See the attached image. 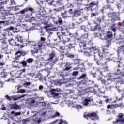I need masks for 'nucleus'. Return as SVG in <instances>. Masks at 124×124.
I'll list each match as a JSON object with an SVG mask.
<instances>
[{
    "label": "nucleus",
    "instance_id": "nucleus-10",
    "mask_svg": "<svg viewBox=\"0 0 124 124\" xmlns=\"http://www.w3.org/2000/svg\"><path fill=\"white\" fill-rule=\"evenodd\" d=\"M95 89L93 87H86L83 90L84 93H94Z\"/></svg>",
    "mask_w": 124,
    "mask_h": 124
},
{
    "label": "nucleus",
    "instance_id": "nucleus-39",
    "mask_svg": "<svg viewBox=\"0 0 124 124\" xmlns=\"http://www.w3.org/2000/svg\"><path fill=\"white\" fill-rule=\"evenodd\" d=\"M62 18H66L67 17V12L65 11L62 14Z\"/></svg>",
    "mask_w": 124,
    "mask_h": 124
},
{
    "label": "nucleus",
    "instance_id": "nucleus-62",
    "mask_svg": "<svg viewBox=\"0 0 124 124\" xmlns=\"http://www.w3.org/2000/svg\"><path fill=\"white\" fill-rule=\"evenodd\" d=\"M1 24H5V21H0V25H1Z\"/></svg>",
    "mask_w": 124,
    "mask_h": 124
},
{
    "label": "nucleus",
    "instance_id": "nucleus-26",
    "mask_svg": "<svg viewBox=\"0 0 124 124\" xmlns=\"http://www.w3.org/2000/svg\"><path fill=\"white\" fill-rule=\"evenodd\" d=\"M19 64H21L23 67H27V61H25V60H22L19 62Z\"/></svg>",
    "mask_w": 124,
    "mask_h": 124
},
{
    "label": "nucleus",
    "instance_id": "nucleus-56",
    "mask_svg": "<svg viewBox=\"0 0 124 124\" xmlns=\"http://www.w3.org/2000/svg\"><path fill=\"white\" fill-rule=\"evenodd\" d=\"M68 13H69V14H72V13H73V12H72V9H70L69 10V11H68Z\"/></svg>",
    "mask_w": 124,
    "mask_h": 124
},
{
    "label": "nucleus",
    "instance_id": "nucleus-47",
    "mask_svg": "<svg viewBox=\"0 0 124 124\" xmlns=\"http://www.w3.org/2000/svg\"><path fill=\"white\" fill-rule=\"evenodd\" d=\"M79 74V72L78 71H74L72 73L73 76H76V75H78Z\"/></svg>",
    "mask_w": 124,
    "mask_h": 124
},
{
    "label": "nucleus",
    "instance_id": "nucleus-63",
    "mask_svg": "<svg viewBox=\"0 0 124 124\" xmlns=\"http://www.w3.org/2000/svg\"><path fill=\"white\" fill-rule=\"evenodd\" d=\"M39 90H42V89H43V86H42V85H40L39 87Z\"/></svg>",
    "mask_w": 124,
    "mask_h": 124
},
{
    "label": "nucleus",
    "instance_id": "nucleus-45",
    "mask_svg": "<svg viewBox=\"0 0 124 124\" xmlns=\"http://www.w3.org/2000/svg\"><path fill=\"white\" fill-rule=\"evenodd\" d=\"M56 117H60V113L56 112L55 115L52 116V118H56Z\"/></svg>",
    "mask_w": 124,
    "mask_h": 124
},
{
    "label": "nucleus",
    "instance_id": "nucleus-57",
    "mask_svg": "<svg viewBox=\"0 0 124 124\" xmlns=\"http://www.w3.org/2000/svg\"><path fill=\"white\" fill-rule=\"evenodd\" d=\"M101 82L102 83V84H104L105 85L106 83V80H104V79H102L101 80Z\"/></svg>",
    "mask_w": 124,
    "mask_h": 124
},
{
    "label": "nucleus",
    "instance_id": "nucleus-17",
    "mask_svg": "<svg viewBox=\"0 0 124 124\" xmlns=\"http://www.w3.org/2000/svg\"><path fill=\"white\" fill-rule=\"evenodd\" d=\"M26 96V95H22L19 97H17V96H11V98L14 100V101H15L16 100H18V99H21V98H23Z\"/></svg>",
    "mask_w": 124,
    "mask_h": 124
},
{
    "label": "nucleus",
    "instance_id": "nucleus-13",
    "mask_svg": "<svg viewBox=\"0 0 124 124\" xmlns=\"http://www.w3.org/2000/svg\"><path fill=\"white\" fill-rule=\"evenodd\" d=\"M84 55L86 56V57H91L92 56V51H91V49H89L87 50H85L83 52Z\"/></svg>",
    "mask_w": 124,
    "mask_h": 124
},
{
    "label": "nucleus",
    "instance_id": "nucleus-7",
    "mask_svg": "<svg viewBox=\"0 0 124 124\" xmlns=\"http://www.w3.org/2000/svg\"><path fill=\"white\" fill-rule=\"evenodd\" d=\"M95 6L96 7L98 6V1L92 2L89 4V8H90L91 10H93L95 8Z\"/></svg>",
    "mask_w": 124,
    "mask_h": 124
},
{
    "label": "nucleus",
    "instance_id": "nucleus-32",
    "mask_svg": "<svg viewBox=\"0 0 124 124\" xmlns=\"http://www.w3.org/2000/svg\"><path fill=\"white\" fill-rule=\"evenodd\" d=\"M103 53L104 54H108L109 53V49L107 48H104L102 49Z\"/></svg>",
    "mask_w": 124,
    "mask_h": 124
},
{
    "label": "nucleus",
    "instance_id": "nucleus-59",
    "mask_svg": "<svg viewBox=\"0 0 124 124\" xmlns=\"http://www.w3.org/2000/svg\"><path fill=\"white\" fill-rule=\"evenodd\" d=\"M122 72H121V70L120 69H117V74H121Z\"/></svg>",
    "mask_w": 124,
    "mask_h": 124
},
{
    "label": "nucleus",
    "instance_id": "nucleus-58",
    "mask_svg": "<svg viewBox=\"0 0 124 124\" xmlns=\"http://www.w3.org/2000/svg\"><path fill=\"white\" fill-rule=\"evenodd\" d=\"M104 69L106 70L107 71H109V70H108V67L105 66L103 67Z\"/></svg>",
    "mask_w": 124,
    "mask_h": 124
},
{
    "label": "nucleus",
    "instance_id": "nucleus-50",
    "mask_svg": "<svg viewBox=\"0 0 124 124\" xmlns=\"http://www.w3.org/2000/svg\"><path fill=\"white\" fill-rule=\"evenodd\" d=\"M6 98H7L8 99V100H9L10 101H11V100H12V98H11V97H9V96H8V95H6L5 96Z\"/></svg>",
    "mask_w": 124,
    "mask_h": 124
},
{
    "label": "nucleus",
    "instance_id": "nucleus-16",
    "mask_svg": "<svg viewBox=\"0 0 124 124\" xmlns=\"http://www.w3.org/2000/svg\"><path fill=\"white\" fill-rule=\"evenodd\" d=\"M117 29H118L117 24L114 23L110 26V30L112 31H113V32H116V31H117Z\"/></svg>",
    "mask_w": 124,
    "mask_h": 124
},
{
    "label": "nucleus",
    "instance_id": "nucleus-31",
    "mask_svg": "<svg viewBox=\"0 0 124 124\" xmlns=\"http://www.w3.org/2000/svg\"><path fill=\"white\" fill-rule=\"evenodd\" d=\"M67 47L68 48V49H73L75 46H74V44H69L67 45Z\"/></svg>",
    "mask_w": 124,
    "mask_h": 124
},
{
    "label": "nucleus",
    "instance_id": "nucleus-40",
    "mask_svg": "<svg viewBox=\"0 0 124 124\" xmlns=\"http://www.w3.org/2000/svg\"><path fill=\"white\" fill-rule=\"evenodd\" d=\"M118 91V92L120 93L121 94V95H124V88L123 89V90L121 89H117Z\"/></svg>",
    "mask_w": 124,
    "mask_h": 124
},
{
    "label": "nucleus",
    "instance_id": "nucleus-11",
    "mask_svg": "<svg viewBox=\"0 0 124 124\" xmlns=\"http://www.w3.org/2000/svg\"><path fill=\"white\" fill-rule=\"evenodd\" d=\"M29 42V41L25 39H23L20 43H22V44L20 45L19 44H16V46H18V47L20 46V48H23L24 45H27Z\"/></svg>",
    "mask_w": 124,
    "mask_h": 124
},
{
    "label": "nucleus",
    "instance_id": "nucleus-41",
    "mask_svg": "<svg viewBox=\"0 0 124 124\" xmlns=\"http://www.w3.org/2000/svg\"><path fill=\"white\" fill-rule=\"evenodd\" d=\"M24 39H23V37H22L21 36H18L17 37V40L19 41V42H20L22 41Z\"/></svg>",
    "mask_w": 124,
    "mask_h": 124
},
{
    "label": "nucleus",
    "instance_id": "nucleus-2",
    "mask_svg": "<svg viewBox=\"0 0 124 124\" xmlns=\"http://www.w3.org/2000/svg\"><path fill=\"white\" fill-rule=\"evenodd\" d=\"M83 117L84 119H86V120L90 119L91 121H98L99 120L98 114L94 111L88 113L87 114H84Z\"/></svg>",
    "mask_w": 124,
    "mask_h": 124
},
{
    "label": "nucleus",
    "instance_id": "nucleus-8",
    "mask_svg": "<svg viewBox=\"0 0 124 124\" xmlns=\"http://www.w3.org/2000/svg\"><path fill=\"white\" fill-rule=\"evenodd\" d=\"M33 10L34 9L32 7H27L21 10L20 13H21V14H24L25 13H27V12H28L29 11L30 12H33Z\"/></svg>",
    "mask_w": 124,
    "mask_h": 124
},
{
    "label": "nucleus",
    "instance_id": "nucleus-64",
    "mask_svg": "<svg viewBox=\"0 0 124 124\" xmlns=\"http://www.w3.org/2000/svg\"><path fill=\"white\" fill-rule=\"evenodd\" d=\"M110 100V99H106V100H105V101H106V103H108V102H109V101Z\"/></svg>",
    "mask_w": 124,
    "mask_h": 124
},
{
    "label": "nucleus",
    "instance_id": "nucleus-9",
    "mask_svg": "<svg viewBox=\"0 0 124 124\" xmlns=\"http://www.w3.org/2000/svg\"><path fill=\"white\" fill-rule=\"evenodd\" d=\"M86 47H88L89 49H92L93 47V39L87 40L86 43Z\"/></svg>",
    "mask_w": 124,
    "mask_h": 124
},
{
    "label": "nucleus",
    "instance_id": "nucleus-28",
    "mask_svg": "<svg viewBox=\"0 0 124 124\" xmlns=\"http://www.w3.org/2000/svg\"><path fill=\"white\" fill-rule=\"evenodd\" d=\"M107 36L108 38H111L112 36H113V33L110 31H108L107 33Z\"/></svg>",
    "mask_w": 124,
    "mask_h": 124
},
{
    "label": "nucleus",
    "instance_id": "nucleus-33",
    "mask_svg": "<svg viewBox=\"0 0 124 124\" xmlns=\"http://www.w3.org/2000/svg\"><path fill=\"white\" fill-rule=\"evenodd\" d=\"M0 10H4V2H1L0 3Z\"/></svg>",
    "mask_w": 124,
    "mask_h": 124
},
{
    "label": "nucleus",
    "instance_id": "nucleus-5",
    "mask_svg": "<svg viewBox=\"0 0 124 124\" xmlns=\"http://www.w3.org/2000/svg\"><path fill=\"white\" fill-rule=\"evenodd\" d=\"M61 67L63 68V71H68L71 69L72 67L70 65L68 64V63H62L61 65Z\"/></svg>",
    "mask_w": 124,
    "mask_h": 124
},
{
    "label": "nucleus",
    "instance_id": "nucleus-22",
    "mask_svg": "<svg viewBox=\"0 0 124 124\" xmlns=\"http://www.w3.org/2000/svg\"><path fill=\"white\" fill-rule=\"evenodd\" d=\"M107 107L108 109H110V110H112V113H115L116 112L115 111V108H114V107L113 105H108Z\"/></svg>",
    "mask_w": 124,
    "mask_h": 124
},
{
    "label": "nucleus",
    "instance_id": "nucleus-60",
    "mask_svg": "<svg viewBox=\"0 0 124 124\" xmlns=\"http://www.w3.org/2000/svg\"><path fill=\"white\" fill-rule=\"evenodd\" d=\"M122 100H123V97H121L118 98V99H117V101H122Z\"/></svg>",
    "mask_w": 124,
    "mask_h": 124
},
{
    "label": "nucleus",
    "instance_id": "nucleus-15",
    "mask_svg": "<svg viewBox=\"0 0 124 124\" xmlns=\"http://www.w3.org/2000/svg\"><path fill=\"white\" fill-rule=\"evenodd\" d=\"M11 109H15V110H19L20 109V106L16 103L13 104L11 105Z\"/></svg>",
    "mask_w": 124,
    "mask_h": 124
},
{
    "label": "nucleus",
    "instance_id": "nucleus-61",
    "mask_svg": "<svg viewBox=\"0 0 124 124\" xmlns=\"http://www.w3.org/2000/svg\"><path fill=\"white\" fill-rule=\"evenodd\" d=\"M53 31L52 29L51 28H48L47 29V31L49 32V31Z\"/></svg>",
    "mask_w": 124,
    "mask_h": 124
},
{
    "label": "nucleus",
    "instance_id": "nucleus-46",
    "mask_svg": "<svg viewBox=\"0 0 124 124\" xmlns=\"http://www.w3.org/2000/svg\"><path fill=\"white\" fill-rule=\"evenodd\" d=\"M35 103V100L32 99L31 101L29 102V104L30 105H32V104H34Z\"/></svg>",
    "mask_w": 124,
    "mask_h": 124
},
{
    "label": "nucleus",
    "instance_id": "nucleus-48",
    "mask_svg": "<svg viewBox=\"0 0 124 124\" xmlns=\"http://www.w3.org/2000/svg\"><path fill=\"white\" fill-rule=\"evenodd\" d=\"M19 72H20V75H22L23 74V73L26 72V69L24 68L23 69H21L19 71Z\"/></svg>",
    "mask_w": 124,
    "mask_h": 124
},
{
    "label": "nucleus",
    "instance_id": "nucleus-20",
    "mask_svg": "<svg viewBox=\"0 0 124 124\" xmlns=\"http://www.w3.org/2000/svg\"><path fill=\"white\" fill-rule=\"evenodd\" d=\"M112 105L113 106L114 109H115V108H118L119 107L122 108V107H124V103H119V104H113Z\"/></svg>",
    "mask_w": 124,
    "mask_h": 124
},
{
    "label": "nucleus",
    "instance_id": "nucleus-43",
    "mask_svg": "<svg viewBox=\"0 0 124 124\" xmlns=\"http://www.w3.org/2000/svg\"><path fill=\"white\" fill-rule=\"evenodd\" d=\"M1 76L3 78H5V77H6V76H7V73H6V72H3L1 73Z\"/></svg>",
    "mask_w": 124,
    "mask_h": 124
},
{
    "label": "nucleus",
    "instance_id": "nucleus-24",
    "mask_svg": "<svg viewBox=\"0 0 124 124\" xmlns=\"http://www.w3.org/2000/svg\"><path fill=\"white\" fill-rule=\"evenodd\" d=\"M113 80L117 83H120V82H122V78L120 77L113 78Z\"/></svg>",
    "mask_w": 124,
    "mask_h": 124
},
{
    "label": "nucleus",
    "instance_id": "nucleus-19",
    "mask_svg": "<svg viewBox=\"0 0 124 124\" xmlns=\"http://www.w3.org/2000/svg\"><path fill=\"white\" fill-rule=\"evenodd\" d=\"M89 102H91V100L88 98H86L82 101V104L83 105H84V106H88Z\"/></svg>",
    "mask_w": 124,
    "mask_h": 124
},
{
    "label": "nucleus",
    "instance_id": "nucleus-4",
    "mask_svg": "<svg viewBox=\"0 0 124 124\" xmlns=\"http://www.w3.org/2000/svg\"><path fill=\"white\" fill-rule=\"evenodd\" d=\"M77 42L79 43V45L80 47H86V43H87V40H84L83 37H80L77 39Z\"/></svg>",
    "mask_w": 124,
    "mask_h": 124
},
{
    "label": "nucleus",
    "instance_id": "nucleus-42",
    "mask_svg": "<svg viewBox=\"0 0 124 124\" xmlns=\"http://www.w3.org/2000/svg\"><path fill=\"white\" fill-rule=\"evenodd\" d=\"M109 17H115L116 16V13L113 12L110 14H109Z\"/></svg>",
    "mask_w": 124,
    "mask_h": 124
},
{
    "label": "nucleus",
    "instance_id": "nucleus-23",
    "mask_svg": "<svg viewBox=\"0 0 124 124\" xmlns=\"http://www.w3.org/2000/svg\"><path fill=\"white\" fill-rule=\"evenodd\" d=\"M6 16H7V14H6L5 11L0 13V18H2V19H5V17H6Z\"/></svg>",
    "mask_w": 124,
    "mask_h": 124
},
{
    "label": "nucleus",
    "instance_id": "nucleus-12",
    "mask_svg": "<svg viewBox=\"0 0 124 124\" xmlns=\"http://www.w3.org/2000/svg\"><path fill=\"white\" fill-rule=\"evenodd\" d=\"M90 82H91V81L88 79V78H85L80 81V83L83 85H91Z\"/></svg>",
    "mask_w": 124,
    "mask_h": 124
},
{
    "label": "nucleus",
    "instance_id": "nucleus-25",
    "mask_svg": "<svg viewBox=\"0 0 124 124\" xmlns=\"http://www.w3.org/2000/svg\"><path fill=\"white\" fill-rule=\"evenodd\" d=\"M1 46L3 48V49H5L6 47H7V43L5 41H3L1 42Z\"/></svg>",
    "mask_w": 124,
    "mask_h": 124
},
{
    "label": "nucleus",
    "instance_id": "nucleus-27",
    "mask_svg": "<svg viewBox=\"0 0 124 124\" xmlns=\"http://www.w3.org/2000/svg\"><path fill=\"white\" fill-rule=\"evenodd\" d=\"M86 77H87V74H83L78 78V80H82V79H84V78H86Z\"/></svg>",
    "mask_w": 124,
    "mask_h": 124
},
{
    "label": "nucleus",
    "instance_id": "nucleus-51",
    "mask_svg": "<svg viewBox=\"0 0 124 124\" xmlns=\"http://www.w3.org/2000/svg\"><path fill=\"white\" fill-rule=\"evenodd\" d=\"M27 122H29V118H27L26 119L22 120V122L24 124H26V123H27Z\"/></svg>",
    "mask_w": 124,
    "mask_h": 124
},
{
    "label": "nucleus",
    "instance_id": "nucleus-36",
    "mask_svg": "<svg viewBox=\"0 0 124 124\" xmlns=\"http://www.w3.org/2000/svg\"><path fill=\"white\" fill-rule=\"evenodd\" d=\"M34 49L35 50V51H34L33 50H31L30 51L31 52V54H32V55H33V54H35L37 53H38V49L34 48Z\"/></svg>",
    "mask_w": 124,
    "mask_h": 124
},
{
    "label": "nucleus",
    "instance_id": "nucleus-55",
    "mask_svg": "<svg viewBox=\"0 0 124 124\" xmlns=\"http://www.w3.org/2000/svg\"><path fill=\"white\" fill-rule=\"evenodd\" d=\"M10 30L13 31V30H17L16 28H14V27L11 26L10 27Z\"/></svg>",
    "mask_w": 124,
    "mask_h": 124
},
{
    "label": "nucleus",
    "instance_id": "nucleus-54",
    "mask_svg": "<svg viewBox=\"0 0 124 124\" xmlns=\"http://www.w3.org/2000/svg\"><path fill=\"white\" fill-rule=\"evenodd\" d=\"M21 115V112H16L15 113V116H20Z\"/></svg>",
    "mask_w": 124,
    "mask_h": 124
},
{
    "label": "nucleus",
    "instance_id": "nucleus-44",
    "mask_svg": "<svg viewBox=\"0 0 124 124\" xmlns=\"http://www.w3.org/2000/svg\"><path fill=\"white\" fill-rule=\"evenodd\" d=\"M112 20L113 21H120V20H121V18H120L119 17V16H117V17H113V18H112Z\"/></svg>",
    "mask_w": 124,
    "mask_h": 124
},
{
    "label": "nucleus",
    "instance_id": "nucleus-52",
    "mask_svg": "<svg viewBox=\"0 0 124 124\" xmlns=\"http://www.w3.org/2000/svg\"><path fill=\"white\" fill-rule=\"evenodd\" d=\"M40 40H41V41L44 42V41H45V40H46V39H45V38H44L43 37H41Z\"/></svg>",
    "mask_w": 124,
    "mask_h": 124
},
{
    "label": "nucleus",
    "instance_id": "nucleus-35",
    "mask_svg": "<svg viewBox=\"0 0 124 124\" xmlns=\"http://www.w3.org/2000/svg\"><path fill=\"white\" fill-rule=\"evenodd\" d=\"M33 62V59L32 58H28L26 60V62H27V63H31V62Z\"/></svg>",
    "mask_w": 124,
    "mask_h": 124
},
{
    "label": "nucleus",
    "instance_id": "nucleus-3",
    "mask_svg": "<svg viewBox=\"0 0 124 124\" xmlns=\"http://www.w3.org/2000/svg\"><path fill=\"white\" fill-rule=\"evenodd\" d=\"M27 54H28L27 52H26V51H20L18 50L15 53V56H16V57H15V60L16 61H17V60H20V58H21V57L22 56H25V55H27Z\"/></svg>",
    "mask_w": 124,
    "mask_h": 124
},
{
    "label": "nucleus",
    "instance_id": "nucleus-21",
    "mask_svg": "<svg viewBox=\"0 0 124 124\" xmlns=\"http://www.w3.org/2000/svg\"><path fill=\"white\" fill-rule=\"evenodd\" d=\"M63 35H65V32H58L57 33V36L59 39H61L62 37L63 36Z\"/></svg>",
    "mask_w": 124,
    "mask_h": 124
},
{
    "label": "nucleus",
    "instance_id": "nucleus-34",
    "mask_svg": "<svg viewBox=\"0 0 124 124\" xmlns=\"http://www.w3.org/2000/svg\"><path fill=\"white\" fill-rule=\"evenodd\" d=\"M113 124H124L121 121H120L118 119H116V121H113Z\"/></svg>",
    "mask_w": 124,
    "mask_h": 124
},
{
    "label": "nucleus",
    "instance_id": "nucleus-38",
    "mask_svg": "<svg viewBox=\"0 0 124 124\" xmlns=\"http://www.w3.org/2000/svg\"><path fill=\"white\" fill-rule=\"evenodd\" d=\"M26 93V90L25 89H20L19 91H17V93Z\"/></svg>",
    "mask_w": 124,
    "mask_h": 124
},
{
    "label": "nucleus",
    "instance_id": "nucleus-49",
    "mask_svg": "<svg viewBox=\"0 0 124 124\" xmlns=\"http://www.w3.org/2000/svg\"><path fill=\"white\" fill-rule=\"evenodd\" d=\"M58 22L60 25L62 23V17L58 18Z\"/></svg>",
    "mask_w": 124,
    "mask_h": 124
},
{
    "label": "nucleus",
    "instance_id": "nucleus-18",
    "mask_svg": "<svg viewBox=\"0 0 124 124\" xmlns=\"http://www.w3.org/2000/svg\"><path fill=\"white\" fill-rule=\"evenodd\" d=\"M56 57V54L55 53V51H52L49 54V57L48 58V61H52L54 58Z\"/></svg>",
    "mask_w": 124,
    "mask_h": 124
},
{
    "label": "nucleus",
    "instance_id": "nucleus-6",
    "mask_svg": "<svg viewBox=\"0 0 124 124\" xmlns=\"http://www.w3.org/2000/svg\"><path fill=\"white\" fill-rule=\"evenodd\" d=\"M68 123L66 121H63L62 119H57L56 120L52 122H51L50 124H67Z\"/></svg>",
    "mask_w": 124,
    "mask_h": 124
},
{
    "label": "nucleus",
    "instance_id": "nucleus-29",
    "mask_svg": "<svg viewBox=\"0 0 124 124\" xmlns=\"http://www.w3.org/2000/svg\"><path fill=\"white\" fill-rule=\"evenodd\" d=\"M55 89H52L51 90V94L52 95H53V96H59V93H55Z\"/></svg>",
    "mask_w": 124,
    "mask_h": 124
},
{
    "label": "nucleus",
    "instance_id": "nucleus-37",
    "mask_svg": "<svg viewBox=\"0 0 124 124\" xmlns=\"http://www.w3.org/2000/svg\"><path fill=\"white\" fill-rule=\"evenodd\" d=\"M81 37H83V39L85 40H89V39H88V33L83 35Z\"/></svg>",
    "mask_w": 124,
    "mask_h": 124
},
{
    "label": "nucleus",
    "instance_id": "nucleus-30",
    "mask_svg": "<svg viewBox=\"0 0 124 124\" xmlns=\"http://www.w3.org/2000/svg\"><path fill=\"white\" fill-rule=\"evenodd\" d=\"M97 30H98V31H100L101 30V27H100L98 24L95 25L94 27V31H97Z\"/></svg>",
    "mask_w": 124,
    "mask_h": 124
},
{
    "label": "nucleus",
    "instance_id": "nucleus-1",
    "mask_svg": "<svg viewBox=\"0 0 124 124\" xmlns=\"http://www.w3.org/2000/svg\"><path fill=\"white\" fill-rule=\"evenodd\" d=\"M91 49L93 50L94 54L98 53V56L99 57L100 60H98V58L96 57V55H94V61H96L97 65H106L107 62V59L103 57V53H101L99 51V49L97 47H93Z\"/></svg>",
    "mask_w": 124,
    "mask_h": 124
},
{
    "label": "nucleus",
    "instance_id": "nucleus-14",
    "mask_svg": "<svg viewBox=\"0 0 124 124\" xmlns=\"http://www.w3.org/2000/svg\"><path fill=\"white\" fill-rule=\"evenodd\" d=\"M81 15V11L78 10H75L74 12L73 13V16L74 17H79Z\"/></svg>",
    "mask_w": 124,
    "mask_h": 124
},
{
    "label": "nucleus",
    "instance_id": "nucleus-53",
    "mask_svg": "<svg viewBox=\"0 0 124 124\" xmlns=\"http://www.w3.org/2000/svg\"><path fill=\"white\" fill-rule=\"evenodd\" d=\"M24 85H25L26 86H30V85H31V82H25Z\"/></svg>",
    "mask_w": 124,
    "mask_h": 124
}]
</instances>
